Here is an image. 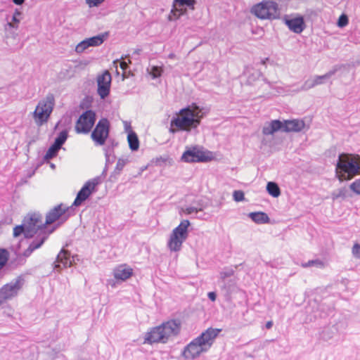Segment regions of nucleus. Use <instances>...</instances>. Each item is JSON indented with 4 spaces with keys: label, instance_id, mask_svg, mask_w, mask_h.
Wrapping results in <instances>:
<instances>
[{
    "label": "nucleus",
    "instance_id": "62",
    "mask_svg": "<svg viewBox=\"0 0 360 360\" xmlns=\"http://www.w3.org/2000/svg\"><path fill=\"white\" fill-rule=\"evenodd\" d=\"M51 167L52 168H54V167H55V165H54L53 164H51Z\"/></svg>",
    "mask_w": 360,
    "mask_h": 360
},
{
    "label": "nucleus",
    "instance_id": "17",
    "mask_svg": "<svg viewBox=\"0 0 360 360\" xmlns=\"http://www.w3.org/2000/svg\"><path fill=\"white\" fill-rule=\"evenodd\" d=\"M72 257V259H70V252L68 250L62 249L56 257L54 269L60 271L63 268L70 267L75 261V256Z\"/></svg>",
    "mask_w": 360,
    "mask_h": 360
},
{
    "label": "nucleus",
    "instance_id": "39",
    "mask_svg": "<svg viewBox=\"0 0 360 360\" xmlns=\"http://www.w3.org/2000/svg\"><path fill=\"white\" fill-rule=\"evenodd\" d=\"M348 17L345 14H342L338 20L337 25L339 27H344L348 24Z\"/></svg>",
    "mask_w": 360,
    "mask_h": 360
},
{
    "label": "nucleus",
    "instance_id": "30",
    "mask_svg": "<svg viewBox=\"0 0 360 360\" xmlns=\"http://www.w3.org/2000/svg\"><path fill=\"white\" fill-rule=\"evenodd\" d=\"M266 191L274 198H277L281 195V190L278 184L273 181H269L266 185Z\"/></svg>",
    "mask_w": 360,
    "mask_h": 360
},
{
    "label": "nucleus",
    "instance_id": "20",
    "mask_svg": "<svg viewBox=\"0 0 360 360\" xmlns=\"http://www.w3.org/2000/svg\"><path fill=\"white\" fill-rule=\"evenodd\" d=\"M153 344L155 342H167L165 336L162 333V329L160 326L153 328L150 332L147 333L144 343Z\"/></svg>",
    "mask_w": 360,
    "mask_h": 360
},
{
    "label": "nucleus",
    "instance_id": "21",
    "mask_svg": "<svg viewBox=\"0 0 360 360\" xmlns=\"http://www.w3.org/2000/svg\"><path fill=\"white\" fill-rule=\"evenodd\" d=\"M196 1L195 0H174L173 2V9L172 10V12L173 13L174 15H178L179 17L180 15L184 14L186 9L184 11L182 8H178L177 7H182V6H187L190 8L191 9H194V5L195 4Z\"/></svg>",
    "mask_w": 360,
    "mask_h": 360
},
{
    "label": "nucleus",
    "instance_id": "47",
    "mask_svg": "<svg viewBox=\"0 0 360 360\" xmlns=\"http://www.w3.org/2000/svg\"><path fill=\"white\" fill-rule=\"evenodd\" d=\"M202 208H198V207H188L184 210V212L186 214H192L193 212H198L202 211Z\"/></svg>",
    "mask_w": 360,
    "mask_h": 360
},
{
    "label": "nucleus",
    "instance_id": "14",
    "mask_svg": "<svg viewBox=\"0 0 360 360\" xmlns=\"http://www.w3.org/2000/svg\"><path fill=\"white\" fill-rule=\"evenodd\" d=\"M108 36V32H104L103 34L87 38L80 43H79L76 48L75 51L78 53H81L84 52L87 48L89 46H98L101 45L104 41L107 39Z\"/></svg>",
    "mask_w": 360,
    "mask_h": 360
},
{
    "label": "nucleus",
    "instance_id": "11",
    "mask_svg": "<svg viewBox=\"0 0 360 360\" xmlns=\"http://www.w3.org/2000/svg\"><path fill=\"white\" fill-rule=\"evenodd\" d=\"M110 124L107 118L101 119L91 132V137L96 145L103 146L108 139Z\"/></svg>",
    "mask_w": 360,
    "mask_h": 360
},
{
    "label": "nucleus",
    "instance_id": "36",
    "mask_svg": "<svg viewBox=\"0 0 360 360\" xmlns=\"http://www.w3.org/2000/svg\"><path fill=\"white\" fill-rule=\"evenodd\" d=\"M302 266L304 268L312 266H316L319 268H323L324 266V263L321 260L317 259L309 260V262H307L306 263H303V264H302Z\"/></svg>",
    "mask_w": 360,
    "mask_h": 360
},
{
    "label": "nucleus",
    "instance_id": "16",
    "mask_svg": "<svg viewBox=\"0 0 360 360\" xmlns=\"http://www.w3.org/2000/svg\"><path fill=\"white\" fill-rule=\"evenodd\" d=\"M181 160L186 162H207L209 158L205 155L204 152L194 146L183 153Z\"/></svg>",
    "mask_w": 360,
    "mask_h": 360
},
{
    "label": "nucleus",
    "instance_id": "44",
    "mask_svg": "<svg viewBox=\"0 0 360 360\" xmlns=\"http://www.w3.org/2000/svg\"><path fill=\"white\" fill-rule=\"evenodd\" d=\"M22 13L18 11V9H15L13 16H12V19H11V22L14 25H18V23L20 22V19L18 18V17L20 15H21Z\"/></svg>",
    "mask_w": 360,
    "mask_h": 360
},
{
    "label": "nucleus",
    "instance_id": "19",
    "mask_svg": "<svg viewBox=\"0 0 360 360\" xmlns=\"http://www.w3.org/2000/svg\"><path fill=\"white\" fill-rule=\"evenodd\" d=\"M160 327L162 329L163 335L165 336V340L167 341L170 336H175L179 333L181 323L179 321L170 320L162 323Z\"/></svg>",
    "mask_w": 360,
    "mask_h": 360
},
{
    "label": "nucleus",
    "instance_id": "31",
    "mask_svg": "<svg viewBox=\"0 0 360 360\" xmlns=\"http://www.w3.org/2000/svg\"><path fill=\"white\" fill-rule=\"evenodd\" d=\"M259 77H262V80L268 84L270 86H271V84L270 82H269L266 78L264 77H263V75L262 73L260 72V71H255L253 73L250 74L248 77V80H247V82L249 84H252V82H254L255 80L257 79H259Z\"/></svg>",
    "mask_w": 360,
    "mask_h": 360
},
{
    "label": "nucleus",
    "instance_id": "53",
    "mask_svg": "<svg viewBox=\"0 0 360 360\" xmlns=\"http://www.w3.org/2000/svg\"><path fill=\"white\" fill-rule=\"evenodd\" d=\"M124 128H125V131L129 133V131L130 130H132L131 129V125L129 123H127V122H124Z\"/></svg>",
    "mask_w": 360,
    "mask_h": 360
},
{
    "label": "nucleus",
    "instance_id": "4",
    "mask_svg": "<svg viewBox=\"0 0 360 360\" xmlns=\"http://www.w3.org/2000/svg\"><path fill=\"white\" fill-rule=\"evenodd\" d=\"M305 127V123L302 120H285L283 122L278 120H272L268 125L262 129L264 135H271L278 131L285 132H299Z\"/></svg>",
    "mask_w": 360,
    "mask_h": 360
},
{
    "label": "nucleus",
    "instance_id": "18",
    "mask_svg": "<svg viewBox=\"0 0 360 360\" xmlns=\"http://www.w3.org/2000/svg\"><path fill=\"white\" fill-rule=\"evenodd\" d=\"M283 20L288 26V29L296 34H300L306 27L302 16L290 19L288 15H285L283 18Z\"/></svg>",
    "mask_w": 360,
    "mask_h": 360
},
{
    "label": "nucleus",
    "instance_id": "52",
    "mask_svg": "<svg viewBox=\"0 0 360 360\" xmlns=\"http://www.w3.org/2000/svg\"><path fill=\"white\" fill-rule=\"evenodd\" d=\"M207 296L211 301H215L217 298V295L214 292H210Z\"/></svg>",
    "mask_w": 360,
    "mask_h": 360
},
{
    "label": "nucleus",
    "instance_id": "54",
    "mask_svg": "<svg viewBox=\"0 0 360 360\" xmlns=\"http://www.w3.org/2000/svg\"><path fill=\"white\" fill-rule=\"evenodd\" d=\"M12 1L16 5H22L25 2V0H12Z\"/></svg>",
    "mask_w": 360,
    "mask_h": 360
},
{
    "label": "nucleus",
    "instance_id": "57",
    "mask_svg": "<svg viewBox=\"0 0 360 360\" xmlns=\"http://www.w3.org/2000/svg\"><path fill=\"white\" fill-rule=\"evenodd\" d=\"M169 131L172 134H174L176 132V129H174L173 127L170 125V128L169 129Z\"/></svg>",
    "mask_w": 360,
    "mask_h": 360
},
{
    "label": "nucleus",
    "instance_id": "29",
    "mask_svg": "<svg viewBox=\"0 0 360 360\" xmlns=\"http://www.w3.org/2000/svg\"><path fill=\"white\" fill-rule=\"evenodd\" d=\"M128 160H124L121 158L118 159L115 169L110 176V181H112L113 179L117 178V176H118L120 174V172H122Z\"/></svg>",
    "mask_w": 360,
    "mask_h": 360
},
{
    "label": "nucleus",
    "instance_id": "55",
    "mask_svg": "<svg viewBox=\"0 0 360 360\" xmlns=\"http://www.w3.org/2000/svg\"><path fill=\"white\" fill-rule=\"evenodd\" d=\"M273 326V321H267L266 323V328L267 329H270Z\"/></svg>",
    "mask_w": 360,
    "mask_h": 360
},
{
    "label": "nucleus",
    "instance_id": "37",
    "mask_svg": "<svg viewBox=\"0 0 360 360\" xmlns=\"http://www.w3.org/2000/svg\"><path fill=\"white\" fill-rule=\"evenodd\" d=\"M26 230H27V228L25 226L24 223L22 224L16 226L13 229V236L15 238H16V237H18L19 236H20L22 233H23L24 237L25 238Z\"/></svg>",
    "mask_w": 360,
    "mask_h": 360
},
{
    "label": "nucleus",
    "instance_id": "46",
    "mask_svg": "<svg viewBox=\"0 0 360 360\" xmlns=\"http://www.w3.org/2000/svg\"><path fill=\"white\" fill-rule=\"evenodd\" d=\"M352 255L356 258H360V244L355 243L352 248Z\"/></svg>",
    "mask_w": 360,
    "mask_h": 360
},
{
    "label": "nucleus",
    "instance_id": "25",
    "mask_svg": "<svg viewBox=\"0 0 360 360\" xmlns=\"http://www.w3.org/2000/svg\"><path fill=\"white\" fill-rule=\"evenodd\" d=\"M18 28V25H14L11 22L8 21V22L4 26V30L6 32V39H7L6 44L9 45L8 40L10 39H15L18 37V34L15 32Z\"/></svg>",
    "mask_w": 360,
    "mask_h": 360
},
{
    "label": "nucleus",
    "instance_id": "35",
    "mask_svg": "<svg viewBox=\"0 0 360 360\" xmlns=\"http://www.w3.org/2000/svg\"><path fill=\"white\" fill-rule=\"evenodd\" d=\"M8 255L9 253L6 249L0 248V270L6 264Z\"/></svg>",
    "mask_w": 360,
    "mask_h": 360
},
{
    "label": "nucleus",
    "instance_id": "61",
    "mask_svg": "<svg viewBox=\"0 0 360 360\" xmlns=\"http://www.w3.org/2000/svg\"><path fill=\"white\" fill-rule=\"evenodd\" d=\"M80 106H81V108H84V107L83 106V103H82L80 104Z\"/></svg>",
    "mask_w": 360,
    "mask_h": 360
},
{
    "label": "nucleus",
    "instance_id": "23",
    "mask_svg": "<svg viewBox=\"0 0 360 360\" xmlns=\"http://www.w3.org/2000/svg\"><path fill=\"white\" fill-rule=\"evenodd\" d=\"M342 68H345L344 65H335L330 70H329L325 75L321 76H316L314 79L315 84H316V85L323 84L325 80L330 79L333 75H334L338 71L340 70Z\"/></svg>",
    "mask_w": 360,
    "mask_h": 360
},
{
    "label": "nucleus",
    "instance_id": "22",
    "mask_svg": "<svg viewBox=\"0 0 360 360\" xmlns=\"http://www.w3.org/2000/svg\"><path fill=\"white\" fill-rule=\"evenodd\" d=\"M133 274L132 269L120 266L114 270V276L117 280L125 281Z\"/></svg>",
    "mask_w": 360,
    "mask_h": 360
},
{
    "label": "nucleus",
    "instance_id": "2",
    "mask_svg": "<svg viewBox=\"0 0 360 360\" xmlns=\"http://www.w3.org/2000/svg\"><path fill=\"white\" fill-rule=\"evenodd\" d=\"M360 174V157L349 153L339 155L335 165V176L340 181L350 180Z\"/></svg>",
    "mask_w": 360,
    "mask_h": 360
},
{
    "label": "nucleus",
    "instance_id": "15",
    "mask_svg": "<svg viewBox=\"0 0 360 360\" xmlns=\"http://www.w3.org/2000/svg\"><path fill=\"white\" fill-rule=\"evenodd\" d=\"M111 79V75L108 70L105 71L97 78L98 94L103 99L107 97L110 94Z\"/></svg>",
    "mask_w": 360,
    "mask_h": 360
},
{
    "label": "nucleus",
    "instance_id": "40",
    "mask_svg": "<svg viewBox=\"0 0 360 360\" xmlns=\"http://www.w3.org/2000/svg\"><path fill=\"white\" fill-rule=\"evenodd\" d=\"M350 189L357 195H360V179H356L349 186Z\"/></svg>",
    "mask_w": 360,
    "mask_h": 360
},
{
    "label": "nucleus",
    "instance_id": "63",
    "mask_svg": "<svg viewBox=\"0 0 360 360\" xmlns=\"http://www.w3.org/2000/svg\"><path fill=\"white\" fill-rule=\"evenodd\" d=\"M1 304H2V303H1V302H0V305H1Z\"/></svg>",
    "mask_w": 360,
    "mask_h": 360
},
{
    "label": "nucleus",
    "instance_id": "60",
    "mask_svg": "<svg viewBox=\"0 0 360 360\" xmlns=\"http://www.w3.org/2000/svg\"><path fill=\"white\" fill-rule=\"evenodd\" d=\"M269 60V58H266L265 60H262V64H265L266 60Z\"/></svg>",
    "mask_w": 360,
    "mask_h": 360
},
{
    "label": "nucleus",
    "instance_id": "56",
    "mask_svg": "<svg viewBox=\"0 0 360 360\" xmlns=\"http://www.w3.org/2000/svg\"><path fill=\"white\" fill-rule=\"evenodd\" d=\"M107 170H108V166L105 165V168H104V169H103V172L101 174V176H100L101 178H102V176H103V177L105 176V175L107 174Z\"/></svg>",
    "mask_w": 360,
    "mask_h": 360
},
{
    "label": "nucleus",
    "instance_id": "42",
    "mask_svg": "<svg viewBox=\"0 0 360 360\" xmlns=\"http://www.w3.org/2000/svg\"><path fill=\"white\" fill-rule=\"evenodd\" d=\"M162 70L158 66H153L151 69L150 74L153 78H157L161 76Z\"/></svg>",
    "mask_w": 360,
    "mask_h": 360
},
{
    "label": "nucleus",
    "instance_id": "45",
    "mask_svg": "<svg viewBox=\"0 0 360 360\" xmlns=\"http://www.w3.org/2000/svg\"><path fill=\"white\" fill-rule=\"evenodd\" d=\"M315 86H316V84H315V82L314 80L311 82L307 80L304 82L303 86L301 87V89L305 91V90L311 89V88L314 87Z\"/></svg>",
    "mask_w": 360,
    "mask_h": 360
},
{
    "label": "nucleus",
    "instance_id": "43",
    "mask_svg": "<svg viewBox=\"0 0 360 360\" xmlns=\"http://www.w3.org/2000/svg\"><path fill=\"white\" fill-rule=\"evenodd\" d=\"M233 273H234V271L232 269H230L226 271H221L220 273V279H221V282H225L226 278L233 276Z\"/></svg>",
    "mask_w": 360,
    "mask_h": 360
},
{
    "label": "nucleus",
    "instance_id": "1",
    "mask_svg": "<svg viewBox=\"0 0 360 360\" xmlns=\"http://www.w3.org/2000/svg\"><path fill=\"white\" fill-rule=\"evenodd\" d=\"M221 330V329L212 328H207L184 347L182 355L186 359H195L200 356L202 353L210 349Z\"/></svg>",
    "mask_w": 360,
    "mask_h": 360
},
{
    "label": "nucleus",
    "instance_id": "26",
    "mask_svg": "<svg viewBox=\"0 0 360 360\" xmlns=\"http://www.w3.org/2000/svg\"><path fill=\"white\" fill-rule=\"evenodd\" d=\"M53 231V229H52L51 231H40L39 232L37 235V237L30 244L31 246H35L37 245V246L36 247V249H38L39 248H40L42 244L44 243V241L48 238L49 237V235Z\"/></svg>",
    "mask_w": 360,
    "mask_h": 360
},
{
    "label": "nucleus",
    "instance_id": "7",
    "mask_svg": "<svg viewBox=\"0 0 360 360\" xmlns=\"http://www.w3.org/2000/svg\"><path fill=\"white\" fill-rule=\"evenodd\" d=\"M189 226L190 221L188 220H183L172 231L167 243V247L171 251L178 252L181 250L183 242L188 238V227Z\"/></svg>",
    "mask_w": 360,
    "mask_h": 360
},
{
    "label": "nucleus",
    "instance_id": "38",
    "mask_svg": "<svg viewBox=\"0 0 360 360\" xmlns=\"http://www.w3.org/2000/svg\"><path fill=\"white\" fill-rule=\"evenodd\" d=\"M233 198L236 202L243 201L245 200L244 192L240 190L234 191L233 193Z\"/></svg>",
    "mask_w": 360,
    "mask_h": 360
},
{
    "label": "nucleus",
    "instance_id": "41",
    "mask_svg": "<svg viewBox=\"0 0 360 360\" xmlns=\"http://www.w3.org/2000/svg\"><path fill=\"white\" fill-rule=\"evenodd\" d=\"M105 150V158H106V163H105V165H108L109 164L112 163L113 162V160L111 161L110 160V155L112 153V148H110V146H107L106 148H104Z\"/></svg>",
    "mask_w": 360,
    "mask_h": 360
},
{
    "label": "nucleus",
    "instance_id": "58",
    "mask_svg": "<svg viewBox=\"0 0 360 360\" xmlns=\"http://www.w3.org/2000/svg\"><path fill=\"white\" fill-rule=\"evenodd\" d=\"M146 169H147V167H146H146H141V168L140 169V172H139L138 175H141V173H142L144 170H146Z\"/></svg>",
    "mask_w": 360,
    "mask_h": 360
},
{
    "label": "nucleus",
    "instance_id": "28",
    "mask_svg": "<svg viewBox=\"0 0 360 360\" xmlns=\"http://www.w3.org/2000/svg\"><path fill=\"white\" fill-rule=\"evenodd\" d=\"M224 283L221 287L222 290L224 291V295L227 299H230L231 294L236 289V282L233 280H229L228 282H222Z\"/></svg>",
    "mask_w": 360,
    "mask_h": 360
},
{
    "label": "nucleus",
    "instance_id": "49",
    "mask_svg": "<svg viewBox=\"0 0 360 360\" xmlns=\"http://www.w3.org/2000/svg\"><path fill=\"white\" fill-rule=\"evenodd\" d=\"M37 245H35V246H31V245H29V247L27 248V249H26V250L23 252L22 255H23L24 257H29V256L32 254V252L34 250H36V247H37Z\"/></svg>",
    "mask_w": 360,
    "mask_h": 360
},
{
    "label": "nucleus",
    "instance_id": "6",
    "mask_svg": "<svg viewBox=\"0 0 360 360\" xmlns=\"http://www.w3.org/2000/svg\"><path fill=\"white\" fill-rule=\"evenodd\" d=\"M55 105V98L53 94H48L46 96L40 101L33 112L36 124L41 126L46 122L53 111Z\"/></svg>",
    "mask_w": 360,
    "mask_h": 360
},
{
    "label": "nucleus",
    "instance_id": "5",
    "mask_svg": "<svg viewBox=\"0 0 360 360\" xmlns=\"http://www.w3.org/2000/svg\"><path fill=\"white\" fill-rule=\"evenodd\" d=\"M250 11L257 18L262 20L278 19L281 15V11L278 4L273 1L259 3L253 6Z\"/></svg>",
    "mask_w": 360,
    "mask_h": 360
},
{
    "label": "nucleus",
    "instance_id": "3",
    "mask_svg": "<svg viewBox=\"0 0 360 360\" xmlns=\"http://www.w3.org/2000/svg\"><path fill=\"white\" fill-rule=\"evenodd\" d=\"M199 107H187L179 111L180 117H173L171 120V126L176 127L180 130L190 131L191 129H195L200 124L201 117L199 114Z\"/></svg>",
    "mask_w": 360,
    "mask_h": 360
},
{
    "label": "nucleus",
    "instance_id": "51",
    "mask_svg": "<svg viewBox=\"0 0 360 360\" xmlns=\"http://www.w3.org/2000/svg\"><path fill=\"white\" fill-rule=\"evenodd\" d=\"M131 63V60H129L128 62H126V61H121L120 62V68L123 70H126L127 68H128V64Z\"/></svg>",
    "mask_w": 360,
    "mask_h": 360
},
{
    "label": "nucleus",
    "instance_id": "48",
    "mask_svg": "<svg viewBox=\"0 0 360 360\" xmlns=\"http://www.w3.org/2000/svg\"><path fill=\"white\" fill-rule=\"evenodd\" d=\"M104 0H86L89 7L98 6Z\"/></svg>",
    "mask_w": 360,
    "mask_h": 360
},
{
    "label": "nucleus",
    "instance_id": "59",
    "mask_svg": "<svg viewBox=\"0 0 360 360\" xmlns=\"http://www.w3.org/2000/svg\"><path fill=\"white\" fill-rule=\"evenodd\" d=\"M141 52V49H136V50L134 51V54L139 55Z\"/></svg>",
    "mask_w": 360,
    "mask_h": 360
},
{
    "label": "nucleus",
    "instance_id": "34",
    "mask_svg": "<svg viewBox=\"0 0 360 360\" xmlns=\"http://www.w3.org/2000/svg\"><path fill=\"white\" fill-rule=\"evenodd\" d=\"M60 149V148L53 143L46 151L44 155V160H49L56 157L58 155V150Z\"/></svg>",
    "mask_w": 360,
    "mask_h": 360
},
{
    "label": "nucleus",
    "instance_id": "27",
    "mask_svg": "<svg viewBox=\"0 0 360 360\" xmlns=\"http://www.w3.org/2000/svg\"><path fill=\"white\" fill-rule=\"evenodd\" d=\"M127 141L129 148L132 151L138 150L139 148V140L137 134L133 131L130 130L127 135Z\"/></svg>",
    "mask_w": 360,
    "mask_h": 360
},
{
    "label": "nucleus",
    "instance_id": "32",
    "mask_svg": "<svg viewBox=\"0 0 360 360\" xmlns=\"http://www.w3.org/2000/svg\"><path fill=\"white\" fill-rule=\"evenodd\" d=\"M68 137V133L67 130H63L56 138L53 144H55L59 148H61L62 146L65 143Z\"/></svg>",
    "mask_w": 360,
    "mask_h": 360
},
{
    "label": "nucleus",
    "instance_id": "50",
    "mask_svg": "<svg viewBox=\"0 0 360 360\" xmlns=\"http://www.w3.org/2000/svg\"><path fill=\"white\" fill-rule=\"evenodd\" d=\"M108 146H110V148L112 149V153H114V148L117 146L118 142L116 141L115 139H110V138L108 139Z\"/></svg>",
    "mask_w": 360,
    "mask_h": 360
},
{
    "label": "nucleus",
    "instance_id": "10",
    "mask_svg": "<svg viewBox=\"0 0 360 360\" xmlns=\"http://www.w3.org/2000/svg\"><path fill=\"white\" fill-rule=\"evenodd\" d=\"M63 205L60 204L51 209L46 216V221L43 226H47L54 223L58 219L62 222L66 221L70 216L75 214V209L72 206L63 208Z\"/></svg>",
    "mask_w": 360,
    "mask_h": 360
},
{
    "label": "nucleus",
    "instance_id": "12",
    "mask_svg": "<svg viewBox=\"0 0 360 360\" xmlns=\"http://www.w3.org/2000/svg\"><path fill=\"white\" fill-rule=\"evenodd\" d=\"M101 183V177L96 176L86 181L80 191L77 193V197L72 204V207H78L84 202L92 193L95 192L96 187Z\"/></svg>",
    "mask_w": 360,
    "mask_h": 360
},
{
    "label": "nucleus",
    "instance_id": "9",
    "mask_svg": "<svg viewBox=\"0 0 360 360\" xmlns=\"http://www.w3.org/2000/svg\"><path fill=\"white\" fill-rule=\"evenodd\" d=\"M24 284L25 278L20 275L14 281L4 285L0 288V302L3 304L5 301L17 296Z\"/></svg>",
    "mask_w": 360,
    "mask_h": 360
},
{
    "label": "nucleus",
    "instance_id": "13",
    "mask_svg": "<svg viewBox=\"0 0 360 360\" xmlns=\"http://www.w3.org/2000/svg\"><path fill=\"white\" fill-rule=\"evenodd\" d=\"M96 122V113L91 110L83 112L76 122L75 131L78 134L89 133Z\"/></svg>",
    "mask_w": 360,
    "mask_h": 360
},
{
    "label": "nucleus",
    "instance_id": "33",
    "mask_svg": "<svg viewBox=\"0 0 360 360\" xmlns=\"http://www.w3.org/2000/svg\"><path fill=\"white\" fill-rule=\"evenodd\" d=\"M347 189L346 187L340 188L335 191H333L331 194V198L333 200H335L338 198L345 199L347 198Z\"/></svg>",
    "mask_w": 360,
    "mask_h": 360
},
{
    "label": "nucleus",
    "instance_id": "24",
    "mask_svg": "<svg viewBox=\"0 0 360 360\" xmlns=\"http://www.w3.org/2000/svg\"><path fill=\"white\" fill-rule=\"evenodd\" d=\"M248 216L256 224H267L270 221L269 216L263 212H250Z\"/></svg>",
    "mask_w": 360,
    "mask_h": 360
},
{
    "label": "nucleus",
    "instance_id": "8",
    "mask_svg": "<svg viewBox=\"0 0 360 360\" xmlns=\"http://www.w3.org/2000/svg\"><path fill=\"white\" fill-rule=\"evenodd\" d=\"M23 223L27 228L25 238H32L40 231H46V226H43L42 216L40 214L33 213L27 215Z\"/></svg>",
    "mask_w": 360,
    "mask_h": 360
}]
</instances>
